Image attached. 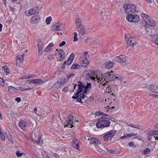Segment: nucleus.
Returning <instances> with one entry per match:
<instances>
[{"label": "nucleus", "instance_id": "obj_41", "mask_svg": "<svg viewBox=\"0 0 158 158\" xmlns=\"http://www.w3.org/2000/svg\"><path fill=\"white\" fill-rule=\"evenodd\" d=\"M70 86H71V85H68L67 86L64 87L63 89L62 90V91L64 92H67V91H68L69 90V87Z\"/></svg>", "mask_w": 158, "mask_h": 158}, {"label": "nucleus", "instance_id": "obj_32", "mask_svg": "<svg viewBox=\"0 0 158 158\" xmlns=\"http://www.w3.org/2000/svg\"><path fill=\"white\" fill-rule=\"evenodd\" d=\"M58 82L59 83L61 87L63 85H64L65 83V79L64 78H62L59 79L58 81Z\"/></svg>", "mask_w": 158, "mask_h": 158}, {"label": "nucleus", "instance_id": "obj_49", "mask_svg": "<svg viewBox=\"0 0 158 158\" xmlns=\"http://www.w3.org/2000/svg\"><path fill=\"white\" fill-rule=\"evenodd\" d=\"M152 36V37L154 39H155L156 40H158V34H155L152 35L151 34Z\"/></svg>", "mask_w": 158, "mask_h": 158}, {"label": "nucleus", "instance_id": "obj_2", "mask_svg": "<svg viewBox=\"0 0 158 158\" xmlns=\"http://www.w3.org/2000/svg\"><path fill=\"white\" fill-rule=\"evenodd\" d=\"M99 115H102L100 118H98L96 126L98 128H103L109 127L110 124V122L109 119L111 118V116L108 114L101 112Z\"/></svg>", "mask_w": 158, "mask_h": 158}, {"label": "nucleus", "instance_id": "obj_60", "mask_svg": "<svg viewBox=\"0 0 158 158\" xmlns=\"http://www.w3.org/2000/svg\"><path fill=\"white\" fill-rule=\"evenodd\" d=\"M5 134L7 137L10 135L9 131L7 130H6L5 132Z\"/></svg>", "mask_w": 158, "mask_h": 158}, {"label": "nucleus", "instance_id": "obj_42", "mask_svg": "<svg viewBox=\"0 0 158 158\" xmlns=\"http://www.w3.org/2000/svg\"><path fill=\"white\" fill-rule=\"evenodd\" d=\"M54 156L57 158H59L61 156L60 153V152L58 150L57 153H54Z\"/></svg>", "mask_w": 158, "mask_h": 158}, {"label": "nucleus", "instance_id": "obj_6", "mask_svg": "<svg viewBox=\"0 0 158 158\" xmlns=\"http://www.w3.org/2000/svg\"><path fill=\"white\" fill-rule=\"evenodd\" d=\"M116 131L114 130H111L106 133L103 136V139L105 142H111L112 138L116 134Z\"/></svg>", "mask_w": 158, "mask_h": 158}, {"label": "nucleus", "instance_id": "obj_33", "mask_svg": "<svg viewBox=\"0 0 158 158\" xmlns=\"http://www.w3.org/2000/svg\"><path fill=\"white\" fill-rule=\"evenodd\" d=\"M17 91L20 90L22 91H24L26 90H29L31 89L30 88H26L24 87H17Z\"/></svg>", "mask_w": 158, "mask_h": 158}, {"label": "nucleus", "instance_id": "obj_53", "mask_svg": "<svg viewBox=\"0 0 158 158\" xmlns=\"http://www.w3.org/2000/svg\"><path fill=\"white\" fill-rule=\"evenodd\" d=\"M151 132L152 133V134H153V135H158V131H156V130H153Z\"/></svg>", "mask_w": 158, "mask_h": 158}, {"label": "nucleus", "instance_id": "obj_15", "mask_svg": "<svg viewBox=\"0 0 158 158\" xmlns=\"http://www.w3.org/2000/svg\"><path fill=\"white\" fill-rule=\"evenodd\" d=\"M90 144H93L96 147L99 144H100L101 141L96 138H92L90 140Z\"/></svg>", "mask_w": 158, "mask_h": 158}, {"label": "nucleus", "instance_id": "obj_13", "mask_svg": "<svg viewBox=\"0 0 158 158\" xmlns=\"http://www.w3.org/2000/svg\"><path fill=\"white\" fill-rule=\"evenodd\" d=\"M40 19V16L38 13L37 15H34L31 18L30 22L32 24H35L39 21Z\"/></svg>", "mask_w": 158, "mask_h": 158}, {"label": "nucleus", "instance_id": "obj_7", "mask_svg": "<svg viewBox=\"0 0 158 158\" xmlns=\"http://www.w3.org/2000/svg\"><path fill=\"white\" fill-rule=\"evenodd\" d=\"M95 73L93 70H88L85 74V77L88 79L90 78L94 81H98V76L97 75H96V77L94 76H95Z\"/></svg>", "mask_w": 158, "mask_h": 158}, {"label": "nucleus", "instance_id": "obj_56", "mask_svg": "<svg viewBox=\"0 0 158 158\" xmlns=\"http://www.w3.org/2000/svg\"><path fill=\"white\" fill-rule=\"evenodd\" d=\"M6 67V72L7 73H9V70L8 68L7 67V66H4L3 68L5 69V68Z\"/></svg>", "mask_w": 158, "mask_h": 158}, {"label": "nucleus", "instance_id": "obj_16", "mask_svg": "<svg viewBox=\"0 0 158 158\" xmlns=\"http://www.w3.org/2000/svg\"><path fill=\"white\" fill-rule=\"evenodd\" d=\"M44 82H45L41 79H32L30 81V83H32L36 85L44 84Z\"/></svg>", "mask_w": 158, "mask_h": 158}, {"label": "nucleus", "instance_id": "obj_57", "mask_svg": "<svg viewBox=\"0 0 158 158\" xmlns=\"http://www.w3.org/2000/svg\"><path fill=\"white\" fill-rule=\"evenodd\" d=\"M53 58V55H50L48 56V60H52Z\"/></svg>", "mask_w": 158, "mask_h": 158}, {"label": "nucleus", "instance_id": "obj_48", "mask_svg": "<svg viewBox=\"0 0 158 158\" xmlns=\"http://www.w3.org/2000/svg\"><path fill=\"white\" fill-rule=\"evenodd\" d=\"M86 136H87L86 135ZM81 138L83 141L85 140L86 139V135L85 134H83L81 135Z\"/></svg>", "mask_w": 158, "mask_h": 158}, {"label": "nucleus", "instance_id": "obj_31", "mask_svg": "<svg viewBox=\"0 0 158 158\" xmlns=\"http://www.w3.org/2000/svg\"><path fill=\"white\" fill-rule=\"evenodd\" d=\"M61 154V156L66 155L67 153V150L64 147L62 148L60 150H58Z\"/></svg>", "mask_w": 158, "mask_h": 158}, {"label": "nucleus", "instance_id": "obj_52", "mask_svg": "<svg viewBox=\"0 0 158 158\" xmlns=\"http://www.w3.org/2000/svg\"><path fill=\"white\" fill-rule=\"evenodd\" d=\"M51 48H50L48 46L44 50V51L45 52H49Z\"/></svg>", "mask_w": 158, "mask_h": 158}, {"label": "nucleus", "instance_id": "obj_4", "mask_svg": "<svg viewBox=\"0 0 158 158\" xmlns=\"http://www.w3.org/2000/svg\"><path fill=\"white\" fill-rule=\"evenodd\" d=\"M123 7L126 13L132 14L136 12V6L134 4H126L123 5Z\"/></svg>", "mask_w": 158, "mask_h": 158}, {"label": "nucleus", "instance_id": "obj_17", "mask_svg": "<svg viewBox=\"0 0 158 158\" xmlns=\"http://www.w3.org/2000/svg\"><path fill=\"white\" fill-rule=\"evenodd\" d=\"M115 60L118 62L121 63H124L126 61L125 56L123 55H120L119 56H116L115 58Z\"/></svg>", "mask_w": 158, "mask_h": 158}, {"label": "nucleus", "instance_id": "obj_43", "mask_svg": "<svg viewBox=\"0 0 158 158\" xmlns=\"http://www.w3.org/2000/svg\"><path fill=\"white\" fill-rule=\"evenodd\" d=\"M23 152H20V151L19 150L17 151L16 152V155L18 157H20L23 155Z\"/></svg>", "mask_w": 158, "mask_h": 158}, {"label": "nucleus", "instance_id": "obj_30", "mask_svg": "<svg viewBox=\"0 0 158 158\" xmlns=\"http://www.w3.org/2000/svg\"><path fill=\"white\" fill-rule=\"evenodd\" d=\"M133 16H132V20H131V22L135 23L139 21V16L138 15L134 14L133 15Z\"/></svg>", "mask_w": 158, "mask_h": 158}, {"label": "nucleus", "instance_id": "obj_18", "mask_svg": "<svg viewBox=\"0 0 158 158\" xmlns=\"http://www.w3.org/2000/svg\"><path fill=\"white\" fill-rule=\"evenodd\" d=\"M75 23L77 29H79L80 27L83 25L81 19L79 17L76 19Z\"/></svg>", "mask_w": 158, "mask_h": 158}, {"label": "nucleus", "instance_id": "obj_3", "mask_svg": "<svg viewBox=\"0 0 158 158\" xmlns=\"http://www.w3.org/2000/svg\"><path fill=\"white\" fill-rule=\"evenodd\" d=\"M114 78L118 79V77L116 74H114V72L112 71L109 72L108 73H105L104 74H101L99 76H98V82L100 81H108L111 80H113Z\"/></svg>", "mask_w": 158, "mask_h": 158}, {"label": "nucleus", "instance_id": "obj_24", "mask_svg": "<svg viewBox=\"0 0 158 158\" xmlns=\"http://www.w3.org/2000/svg\"><path fill=\"white\" fill-rule=\"evenodd\" d=\"M37 48H38L39 56H40L42 54V52L43 48V45L41 41L38 44Z\"/></svg>", "mask_w": 158, "mask_h": 158}, {"label": "nucleus", "instance_id": "obj_47", "mask_svg": "<svg viewBox=\"0 0 158 158\" xmlns=\"http://www.w3.org/2000/svg\"><path fill=\"white\" fill-rule=\"evenodd\" d=\"M27 127H31L33 128V124L31 122H29V123L27 122Z\"/></svg>", "mask_w": 158, "mask_h": 158}, {"label": "nucleus", "instance_id": "obj_39", "mask_svg": "<svg viewBox=\"0 0 158 158\" xmlns=\"http://www.w3.org/2000/svg\"><path fill=\"white\" fill-rule=\"evenodd\" d=\"M0 137L2 141H4L5 140V137L2 132L0 133Z\"/></svg>", "mask_w": 158, "mask_h": 158}, {"label": "nucleus", "instance_id": "obj_34", "mask_svg": "<svg viewBox=\"0 0 158 158\" xmlns=\"http://www.w3.org/2000/svg\"><path fill=\"white\" fill-rule=\"evenodd\" d=\"M150 152V149L148 148H146L143 151V154L146 156Z\"/></svg>", "mask_w": 158, "mask_h": 158}, {"label": "nucleus", "instance_id": "obj_40", "mask_svg": "<svg viewBox=\"0 0 158 158\" xmlns=\"http://www.w3.org/2000/svg\"><path fill=\"white\" fill-rule=\"evenodd\" d=\"M54 86L56 89H59L61 87L58 81L54 84Z\"/></svg>", "mask_w": 158, "mask_h": 158}, {"label": "nucleus", "instance_id": "obj_1", "mask_svg": "<svg viewBox=\"0 0 158 158\" xmlns=\"http://www.w3.org/2000/svg\"><path fill=\"white\" fill-rule=\"evenodd\" d=\"M77 84L78 89L77 90V93L74 94V96L72 97L74 99H77V101L81 103H83L82 100L85 99L87 97L85 94H87L88 91L91 88V84L88 83L86 85H85L83 83L79 81Z\"/></svg>", "mask_w": 158, "mask_h": 158}, {"label": "nucleus", "instance_id": "obj_14", "mask_svg": "<svg viewBox=\"0 0 158 158\" xmlns=\"http://www.w3.org/2000/svg\"><path fill=\"white\" fill-rule=\"evenodd\" d=\"M62 23H58L54 25L52 27V30L54 31H61L62 29V27L61 26Z\"/></svg>", "mask_w": 158, "mask_h": 158}, {"label": "nucleus", "instance_id": "obj_25", "mask_svg": "<svg viewBox=\"0 0 158 158\" xmlns=\"http://www.w3.org/2000/svg\"><path fill=\"white\" fill-rule=\"evenodd\" d=\"M24 54H23L21 55H19L17 56V58L16 59V64H17V63H21L23 61V56Z\"/></svg>", "mask_w": 158, "mask_h": 158}, {"label": "nucleus", "instance_id": "obj_28", "mask_svg": "<svg viewBox=\"0 0 158 158\" xmlns=\"http://www.w3.org/2000/svg\"><path fill=\"white\" fill-rule=\"evenodd\" d=\"M8 91L12 94H15L17 91V88H15L12 86H10L7 87Z\"/></svg>", "mask_w": 158, "mask_h": 158}, {"label": "nucleus", "instance_id": "obj_58", "mask_svg": "<svg viewBox=\"0 0 158 158\" xmlns=\"http://www.w3.org/2000/svg\"><path fill=\"white\" fill-rule=\"evenodd\" d=\"M136 135V134L133 133H131L129 134H128L127 135V137H131L135 135Z\"/></svg>", "mask_w": 158, "mask_h": 158}, {"label": "nucleus", "instance_id": "obj_21", "mask_svg": "<svg viewBox=\"0 0 158 158\" xmlns=\"http://www.w3.org/2000/svg\"><path fill=\"white\" fill-rule=\"evenodd\" d=\"M149 89L152 92L158 94V86L156 85H151L149 86Z\"/></svg>", "mask_w": 158, "mask_h": 158}, {"label": "nucleus", "instance_id": "obj_51", "mask_svg": "<svg viewBox=\"0 0 158 158\" xmlns=\"http://www.w3.org/2000/svg\"><path fill=\"white\" fill-rule=\"evenodd\" d=\"M125 40L127 39V40H130V39H133V37H131L129 35H125Z\"/></svg>", "mask_w": 158, "mask_h": 158}, {"label": "nucleus", "instance_id": "obj_12", "mask_svg": "<svg viewBox=\"0 0 158 158\" xmlns=\"http://www.w3.org/2000/svg\"><path fill=\"white\" fill-rule=\"evenodd\" d=\"M32 140L34 142V143L37 144H40L42 140L40 136H37L36 133H34L32 136Z\"/></svg>", "mask_w": 158, "mask_h": 158}, {"label": "nucleus", "instance_id": "obj_62", "mask_svg": "<svg viewBox=\"0 0 158 158\" xmlns=\"http://www.w3.org/2000/svg\"><path fill=\"white\" fill-rule=\"evenodd\" d=\"M74 40H77L78 39L77 38V34L76 32H75L74 33Z\"/></svg>", "mask_w": 158, "mask_h": 158}, {"label": "nucleus", "instance_id": "obj_9", "mask_svg": "<svg viewBox=\"0 0 158 158\" xmlns=\"http://www.w3.org/2000/svg\"><path fill=\"white\" fill-rule=\"evenodd\" d=\"M79 32L80 33V34L81 35H80L81 37L80 38V39H84L85 40H89V38L86 37L85 35V30L83 25L80 27L79 29H78Z\"/></svg>", "mask_w": 158, "mask_h": 158}, {"label": "nucleus", "instance_id": "obj_23", "mask_svg": "<svg viewBox=\"0 0 158 158\" xmlns=\"http://www.w3.org/2000/svg\"><path fill=\"white\" fill-rule=\"evenodd\" d=\"M74 56V53L73 52L72 53L67 60L66 61V64L68 65L70 64L73 60Z\"/></svg>", "mask_w": 158, "mask_h": 158}, {"label": "nucleus", "instance_id": "obj_10", "mask_svg": "<svg viewBox=\"0 0 158 158\" xmlns=\"http://www.w3.org/2000/svg\"><path fill=\"white\" fill-rule=\"evenodd\" d=\"M74 116L72 115H70L67 118V120L66 121L67 125V126L72 128L73 127V120Z\"/></svg>", "mask_w": 158, "mask_h": 158}, {"label": "nucleus", "instance_id": "obj_11", "mask_svg": "<svg viewBox=\"0 0 158 158\" xmlns=\"http://www.w3.org/2000/svg\"><path fill=\"white\" fill-rule=\"evenodd\" d=\"M56 51L60 55V57L59 59H57V60L60 61L65 58V53L63 49H56Z\"/></svg>", "mask_w": 158, "mask_h": 158}, {"label": "nucleus", "instance_id": "obj_61", "mask_svg": "<svg viewBox=\"0 0 158 158\" xmlns=\"http://www.w3.org/2000/svg\"><path fill=\"white\" fill-rule=\"evenodd\" d=\"M15 100L16 101L19 102L21 101V99L20 97H17L15 98Z\"/></svg>", "mask_w": 158, "mask_h": 158}, {"label": "nucleus", "instance_id": "obj_45", "mask_svg": "<svg viewBox=\"0 0 158 158\" xmlns=\"http://www.w3.org/2000/svg\"><path fill=\"white\" fill-rule=\"evenodd\" d=\"M7 137L8 138V140H9V141L10 142V143L11 144H14V142L13 140L12 137L10 135L7 136Z\"/></svg>", "mask_w": 158, "mask_h": 158}, {"label": "nucleus", "instance_id": "obj_63", "mask_svg": "<svg viewBox=\"0 0 158 158\" xmlns=\"http://www.w3.org/2000/svg\"><path fill=\"white\" fill-rule=\"evenodd\" d=\"M66 63V61H65V62L62 64V65L61 66V68L62 69H65V66Z\"/></svg>", "mask_w": 158, "mask_h": 158}, {"label": "nucleus", "instance_id": "obj_22", "mask_svg": "<svg viewBox=\"0 0 158 158\" xmlns=\"http://www.w3.org/2000/svg\"><path fill=\"white\" fill-rule=\"evenodd\" d=\"M148 23H149V25L151 27L154 26L155 25V22L154 20L150 18V19L148 21V26H147V27H144L145 28V30H147L148 27L149 26V24Z\"/></svg>", "mask_w": 158, "mask_h": 158}, {"label": "nucleus", "instance_id": "obj_26", "mask_svg": "<svg viewBox=\"0 0 158 158\" xmlns=\"http://www.w3.org/2000/svg\"><path fill=\"white\" fill-rule=\"evenodd\" d=\"M126 42L128 45L132 47H134L137 44V43L135 41V40H127Z\"/></svg>", "mask_w": 158, "mask_h": 158}, {"label": "nucleus", "instance_id": "obj_27", "mask_svg": "<svg viewBox=\"0 0 158 158\" xmlns=\"http://www.w3.org/2000/svg\"><path fill=\"white\" fill-rule=\"evenodd\" d=\"M79 142L77 139H74L73 143V147L77 150H79L78 147Z\"/></svg>", "mask_w": 158, "mask_h": 158}, {"label": "nucleus", "instance_id": "obj_19", "mask_svg": "<svg viewBox=\"0 0 158 158\" xmlns=\"http://www.w3.org/2000/svg\"><path fill=\"white\" fill-rule=\"evenodd\" d=\"M114 63L113 61H108L105 64V66L107 69H110L114 67Z\"/></svg>", "mask_w": 158, "mask_h": 158}, {"label": "nucleus", "instance_id": "obj_54", "mask_svg": "<svg viewBox=\"0 0 158 158\" xmlns=\"http://www.w3.org/2000/svg\"><path fill=\"white\" fill-rule=\"evenodd\" d=\"M66 44V42L64 41H62L59 44V47H61L64 46Z\"/></svg>", "mask_w": 158, "mask_h": 158}, {"label": "nucleus", "instance_id": "obj_5", "mask_svg": "<svg viewBox=\"0 0 158 158\" xmlns=\"http://www.w3.org/2000/svg\"><path fill=\"white\" fill-rule=\"evenodd\" d=\"M84 54L82 55L80 58V63L81 66L84 67H86L89 64V61L86 57L88 54L87 52H83Z\"/></svg>", "mask_w": 158, "mask_h": 158}, {"label": "nucleus", "instance_id": "obj_44", "mask_svg": "<svg viewBox=\"0 0 158 158\" xmlns=\"http://www.w3.org/2000/svg\"><path fill=\"white\" fill-rule=\"evenodd\" d=\"M42 155L43 158H49L48 154L45 152H42Z\"/></svg>", "mask_w": 158, "mask_h": 158}, {"label": "nucleus", "instance_id": "obj_20", "mask_svg": "<svg viewBox=\"0 0 158 158\" xmlns=\"http://www.w3.org/2000/svg\"><path fill=\"white\" fill-rule=\"evenodd\" d=\"M141 16L144 20L145 27H147V25L148 26V21L150 18L149 16L148 15L144 13H142L141 14Z\"/></svg>", "mask_w": 158, "mask_h": 158}, {"label": "nucleus", "instance_id": "obj_50", "mask_svg": "<svg viewBox=\"0 0 158 158\" xmlns=\"http://www.w3.org/2000/svg\"><path fill=\"white\" fill-rule=\"evenodd\" d=\"M0 84L3 86L5 84V82L4 81L1 77H0Z\"/></svg>", "mask_w": 158, "mask_h": 158}, {"label": "nucleus", "instance_id": "obj_35", "mask_svg": "<svg viewBox=\"0 0 158 158\" xmlns=\"http://www.w3.org/2000/svg\"><path fill=\"white\" fill-rule=\"evenodd\" d=\"M147 136L148 139L149 140H151L152 139V137H154L153 134L151 132H150L148 133L147 134Z\"/></svg>", "mask_w": 158, "mask_h": 158}, {"label": "nucleus", "instance_id": "obj_8", "mask_svg": "<svg viewBox=\"0 0 158 158\" xmlns=\"http://www.w3.org/2000/svg\"><path fill=\"white\" fill-rule=\"evenodd\" d=\"M39 7L38 6L34 7L28 10L26 12L25 15L27 16H29L37 13L39 11Z\"/></svg>", "mask_w": 158, "mask_h": 158}, {"label": "nucleus", "instance_id": "obj_59", "mask_svg": "<svg viewBox=\"0 0 158 158\" xmlns=\"http://www.w3.org/2000/svg\"><path fill=\"white\" fill-rule=\"evenodd\" d=\"M128 144L130 147H132L134 145V143L133 142H131L129 143Z\"/></svg>", "mask_w": 158, "mask_h": 158}, {"label": "nucleus", "instance_id": "obj_64", "mask_svg": "<svg viewBox=\"0 0 158 158\" xmlns=\"http://www.w3.org/2000/svg\"><path fill=\"white\" fill-rule=\"evenodd\" d=\"M153 43L154 42L158 46V40H152Z\"/></svg>", "mask_w": 158, "mask_h": 158}, {"label": "nucleus", "instance_id": "obj_55", "mask_svg": "<svg viewBox=\"0 0 158 158\" xmlns=\"http://www.w3.org/2000/svg\"><path fill=\"white\" fill-rule=\"evenodd\" d=\"M90 40H85V42L86 44H87L90 45H93L94 44H90V43H89V41Z\"/></svg>", "mask_w": 158, "mask_h": 158}, {"label": "nucleus", "instance_id": "obj_36", "mask_svg": "<svg viewBox=\"0 0 158 158\" xmlns=\"http://www.w3.org/2000/svg\"><path fill=\"white\" fill-rule=\"evenodd\" d=\"M80 65L77 63L73 64L71 67V69H78L80 68Z\"/></svg>", "mask_w": 158, "mask_h": 158}, {"label": "nucleus", "instance_id": "obj_46", "mask_svg": "<svg viewBox=\"0 0 158 158\" xmlns=\"http://www.w3.org/2000/svg\"><path fill=\"white\" fill-rule=\"evenodd\" d=\"M128 125L134 128H136L139 129H140V128H139V127L138 125H135L133 124H130L129 125Z\"/></svg>", "mask_w": 158, "mask_h": 158}, {"label": "nucleus", "instance_id": "obj_37", "mask_svg": "<svg viewBox=\"0 0 158 158\" xmlns=\"http://www.w3.org/2000/svg\"><path fill=\"white\" fill-rule=\"evenodd\" d=\"M132 16L133 15H128L126 16V19L129 22H131V20H132Z\"/></svg>", "mask_w": 158, "mask_h": 158}, {"label": "nucleus", "instance_id": "obj_29", "mask_svg": "<svg viewBox=\"0 0 158 158\" xmlns=\"http://www.w3.org/2000/svg\"><path fill=\"white\" fill-rule=\"evenodd\" d=\"M19 126L21 129H24L27 127V122H24L23 120L20 121L19 123Z\"/></svg>", "mask_w": 158, "mask_h": 158}, {"label": "nucleus", "instance_id": "obj_38", "mask_svg": "<svg viewBox=\"0 0 158 158\" xmlns=\"http://www.w3.org/2000/svg\"><path fill=\"white\" fill-rule=\"evenodd\" d=\"M52 20V18L51 16L47 18L46 19V24L48 25L50 24Z\"/></svg>", "mask_w": 158, "mask_h": 158}]
</instances>
